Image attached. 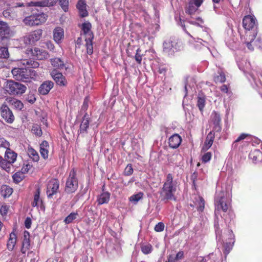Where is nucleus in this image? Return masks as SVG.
Here are the masks:
<instances>
[{
    "instance_id": "58836bf2",
    "label": "nucleus",
    "mask_w": 262,
    "mask_h": 262,
    "mask_svg": "<svg viewBox=\"0 0 262 262\" xmlns=\"http://www.w3.org/2000/svg\"><path fill=\"white\" fill-rule=\"evenodd\" d=\"M218 74L214 76V81L215 83H223L226 80V77L224 73L221 71V70H219L218 71Z\"/></svg>"
},
{
    "instance_id": "b1692460",
    "label": "nucleus",
    "mask_w": 262,
    "mask_h": 262,
    "mask_svg": "<svg viewBox=\"0 0 262 262\" xmlns=\"http://www.w3.org/2000/svg\"><path fill=\"white\" fill-rule=\"evenodd\" d=\"M63 29L60 27H56L53 30V39L54 41L57 43L59 44L63 39Z\"/></svg>"
},
{
    "instance_id": "dca6fc26",
    "label": "nucleus",
    "mask_w": 262,
    "mask_h": 262,
    "mask_svg": "<svg viewBox=\"0 0 262 262\" xmlns=\"http://www.w3.org/2000/svg\"><path fill=\"white\" fill-rule=\"evenodd\" d=\"M42 33V30L39 29L28 34L24 37L25 43L29 45L34 43L40 38Z\"/></svg>"
},
{
    "instance_id": "393cba45",
    "label": "nucleus",
    "mask_w": 262,
    "mask_h": 262,
    "mask_svg": "<svg viewBox=\"0 0 262 262\" xmlns=\"http://www.w3.org/2000/svg\"><path fill=\"white\" fill-rule=\"evenodd\" d=\"M53 85L54 83L52 81H46L41 84L39 88V92L41 94L46 95L48 94Z\"/></svg>"
},
{
    "instance_id": "3c124183",
    "label": "nucleus",
    "mask_w": 262,
    "mask_h": 262,
    "mask_svg": "<svg viewBox=\"0 0 262 262\" xmlns=\"http://www.w3.org/2000/svg\"><path fill=\"white\" fill-rule=\"evenodd\" d=\"M0 148H4L6 150L10 149L9 142L3 137H0Z\"/></svg>"
},
{
    "instance_id": "4468645a",
    "label": "nucleus",
    "mask_w": 262,
    "mask_h": 262,
    "mask_svg": "<svg viewBox=\"0 0 262 262\" xmlns=\"http://www.w3.org/2000/svg\"><path fill=\"white\" fill-rule=\"evenodd\" d=\"M221 118L220 114L215 112H213L210 116V122L213 125V132L219 133L221 131Z\"/></svg>"
},
{
    "instance_id": "a18cd8bd",
    "label": "nucleus",
    "mask_w": 262,
    "mask_h": 262,
    "mask_svg": "<svg viewBox=\"0 0 262 262\" xmlns=\"http://www.w3.org/2000/svg\"><path fill=\"white\" fill-rule=\"evenodd\" d=\"M10 54L7 47L0 48V58L3 59H8L9 57Z\"/></svg>"
},
{
    "instance_id": "2eb2a0df",
    "label": "nucleus",
    "mask_w": 262,
    "mask_h": 262,
    "mask_svg": "<svg viewBox=\"0 0 262 262\" xmlns=\"http://www.w3.org/2000/svg\"><path fill=\"white\" fill-rule=\"evenodd\" d=\"M1 113L2 118L7 123H12L14 121V116L12 111L6 104H3L2 105L1 107Z\"/></svg>"
},
{
    "instance_id": "ea45409f",
    "label": "nucleus",
    "mask_w": 262,
    "mask_h": 262,
    "mask_svg": "<svg viewBox=\"0 0 262 262\" xmlns=\"http://www.w3.org/2000/svg\"><path fill=\"white\" fill-rule=\"evenodd\" d=\"M144 193L142 192H139L137 194L132 195L129 198V201L136 204L140 200H142L143 198Z\"/></svg>"
},
{
    "instance_id": "6e6d98bb",
    "label": "nucleus",
    "mask_w": 262,
    "mask_h": 262,
    "mask_svg": "<svg viewBox=\"0 0 262 262\" xmlns=\"http://www.w3.org/2000/svg\"><path fill=\"white\" fill-rule=\"evenodd\" d=\"M165 225L163 223L159 222L155 226L154 229L156 232H162L164 230Z\"/></svg>"
},
{
    "instance_id": "5fc2aeb1",
    "label": "nucleus",
    "mask_w": 262,
    "mask_h": 262,
    "mask_svg": "<svg viewBox=\"0 0 262 262\" xmlns=\"http://www.w3.org/2000/svg\"><path fill=\"white\" fill-rule=\"evenodd\" d=\"M133 168L132 167V165L130 164H128L124 169V174L125 176H128L131 175L133 173Z\"/></svg>"
},
{
    "instance_id": "f8f14e48",
    "label": "nucleus",
    "mask_w": 262,
    "mask_h": 262,
    "mask_svg": "<svg viewBox=\"0 0 262 262\" xmlns=\"http://www.w3.org/2000/svg\"><path fill=\"white\" fill-rule=\"evenodd\" d=\"M59 182L57 179H51L48 183L47 188V194L49 198L56 194L59 190Z\"/></svg>"
},
{
    "instance_id": "2f4dec72",
    "label": "nucleus",
    "mask_w": 262,
    "mask_h": 262,
    "mask_svg": "<svg viewBox=\"0 0 262 262\" xmlns=\"http://www.w3.org/2000/svg\"><path fill=\"white\" fill-rule=\"evenodd\" d=\"M110 199V193L108 192H103L97 196V201L98 205L107 203Z\"/></svg>"
},
{
    "instance_id": "5701e85b",
    "label": "nucleus",
    "mask_w": 262,
    "mask_h": 262,
    "mask_svg": "<svg viewBox=\"0 0 262 262\" xmlns=\"http://www.w3.org/2000/svg\"><path fill=\"white\" fill-rule=\"evenodd\" d=\"M182 142L181 136L178 134H174L169 138V145L172 148H178Z\"/></svg>"
},
{
    "instance_id": "4be33fe9",
    "label": "nucleus",
    "mask_w": 262,
    "mask_h": 262,
    "mask_svg": "<svg viewBox=\"0 0 262 262\" xmlns=\"http://www.w3.org/2000/svg\"><path fill=\"white\" fill-rule=\"evenodd\" d=\"M228 232L229 233V242H226L224 245L223 252H224V254L225 255V256H226L229 254V253L230 252V251H231V250L232 248L233 245L231 244V243H233L234 242V239H233L234 236H233L232 231L231 230H228Z\"/></svg>"
},
{
    "instance_id": "c03bdc74",
    "label": "nucleus",
    "mask_w": 262,
    "mask_h": 262,
    "mask_svg": "<svg viewBox=\"0 0 262 262\" xmlns=\"http://www.w3.org/2000/svg\"><path fill=\"white\" fill-rule=\"evenodd\" d=\"M195 204L197 205L198 211H202L204 210L205 201L202 197L199 196L196 199Z\"/></svg>"
},
{
    "instance_id": "f3484780",
    "label": "nucleus",
    "mask_w": 262,
    "mask_h": 262,
    "mask_svg": "<svg viewBox=\"0 0 262 262\" xmlns=\"http://www.w3.org/2000/svg\"><path fill=\"white\" fill-rule=\"evenodd\" d=\"M51 76L57 83L60 86L66 85L67 82L65 77L57 70L54 69L51 72Z\"/></svg>"
},
{
    "instance_id": "412c9836",
    "label": "nucleus",
    "mask_w": 262,
    "mask_h": 262,
    "mask_svg": "<svg viewBox=\"0 0 262 262\" xmlns=\"http://www.w3.org/2000/svg\"><path fill=\"white\" fill-rule=\"evenodd\" d=\"M90 125V118L86 113L82 118V121L80 125L79 133L80 134H85L88 133V129Z\"/></svg>"
},
{
    "instance_id": "0eeeda50",
    "label": "nucleus",
    "mask_w": 262,
    "mask_h": 262,
    "mask_svg": "<svg viewBox=\"0 0 262 262\" xmlns=\"http://www.w3.org/2000/svg\"><path fill=\"white\" fill-rule=\"evenodd\" d=\"M5 90L10 95H20L24 94L27 89L26 86L13 80H8L5 85Z\"/></svg>"
},
{
    "instance_id": "c9c22d12",
    "label": "nucleus",
    "mask_w": 262,
    "mask_h": 262,
    "mask_svg": "<svg viewBox=\"0 0 262 262\" xmlns=\"http://www.w3.org/2000/svg\"><path fill=\"white\" fill-rule=\"evenodd\" d=\"M51 64L52 65L57 69H63V68H65L66 69H67V67H66L65 64H64V62L62 61L60 58H55L53 59H52L51 60Z\"/></svg>"
},
{
    "instance_id": "72a5a7b5",
    "label": "nucleus",
    "mask_w": 262,
    "mask_h": 262,
    "mask_svg": "<svg viewBox=\"0 0 262 262\" xmlns=\"http://www.w3.org/2000/svg\"><path fill=\"white\" fill-rule=\"evenodd\" d=\"M16 235L14 232L10 234V237L7 243V248L9 250H12L16 243Z\"/></svg>"
},
{
    "instance_id": "864d4df0",
    "label": "nucleus",
    "mask_w": 262,
    "mask_h": 262,
    "mask_svg": "<svg viewBox=\"0 0 262 262\" xmlns=\"http://www.w3.org/2000/svg\"><path fill=\"white\" fill-rule=\"evenodd\" d=\"M212 157V154L210 152H207L205 153L202 158V162L204 163H207L209 162Z\"/></svg>"
},
{
    "instance_id": "338daca9",
    "label": "nucleus",
    "mask_w": 262,
    "mask_h": 262,
    "mask_svg": "<svg viewBox=\"0 0 262 262\" xmlns=\"http://www.w3.org/2000/svg\"><path fill=\"white\" fill-rule=\"evenodd\" d=\"M248 136V134H241L237 139L236 140H235V142H239L244 139L246 138V137Z\"/></svg>"
},
{
    "instance_id": "f257e3e1",
    "label": "nucleus",
    "mask_w": 262,
    "mask_h": 262,
    "mask_svg": "<svg viewBox=\"0 0 262 262\" xmlns=\"http://www.w3.org/2000/svg\"><path fill=\"white\" fill-rule=\"evenodd\" d=\"M256 21V18L251 15L245 16L243 19V26L246 30L245 41L248 49L250 51L253 50L251 43L255 39L257 33Z\"/></svg>"
},
{
    "instance_id": "9d476101",
    "label": "nucleus",
    "mask_w": 262,
    "mask_h": 262,
    "mask_svg": "<svg viewBox=\"0 0 262 262\" xmlns=\"http://www.w3.org/2000/svg\"><path fill=\"white\" fill-rule=\"evenodd\" d=\"M27 52L37 60H44L49 57V54L46 51L39 48L28 49Z\"/></svg>"
},
{
    "instance_id": "39448f33",
    "label": "nucleus",
    "mask_w": 262,
    "mask_h": 262,
    "mask_svg": "<svg viewBox=\"0 0 262 262\" xmlns=\"http://www.w3.org/2000/svg\"><path fill=\"white\" fill-rule=\"evenodd\" d=\"M226 192L223 190L216 191L215 200V214L217 211L222 210L224 212L228 211L230 207L229 199L226 196Z\"/></svg>"
},
{
    "instance_id": "f03ea898",
    "label": "nucleus",
    "mask_w": 262,
    "mask_h": 262,
    "mask_svg": "<svg viewBox=\"0 0 262 262\" xmlns=\"http://www.w3.org/2000/svg\"><path fill=\"white\" fill-rule=\"evenodd\" d=\"M177 187V183L173 181L172 176L171 173H168L166 178L162 191L161 195L163 197V200H176L174 193L176 192Z\"/></svg>"
},
{
    "instance_id": "4c0bfd02",
    "label": "nucleus",
    "mask_w": 262,
    "mask_h": 262,
    "mask_svg": "<svg viewBox=\"0 0 262 262\" xmlns=\"http://www.w3.org/2000/svg\"><path fill=\"white\" fill-rule=\"evenodd\" d=\"M57 0H45L35 3V5L40 7H50L55 5Z\"/></svg>"
},
{
    "instance_id": "603ef678",
    "label": "nucleus",
    "mask_w": 262,
    "mask_h": 262,
    "mask_svg": "<svg viewBox=\"0 0 262 262\" xmlns=\"http://www.w3.org/2000/svg\"><path fill=\"white\" fill-rule=\"evenodd\" d=\"M59 3L62 9L67 12L69 10V0H59Z\"/></svg>"
},
{
    "instance_id": "a211bd4d",
    "label": "nucleus",
    "mask_w": 262,
    "mask_h": 262,
    "mask_svg": "<svg viewBox=\"0 0 262 262\" xmlns=\"http://www.w3.org/2000/svg\"><path fill=\"white\" fill-rule=\"evenodd\" d=\"M203 2V0H190L188 3L186 12L189 15L194 14Z\"/></svg>"
},
{
    "instance_id": "4d7b16f0",
    "label": "nucleus",
    "mask_w": 262,
    "mask_h": 262,
    "mask_svg": "<svg viewBox=\"0 0 262 262\" xmlns=\"http://www.w3.org/2000/svg\"><path fill=\"white\" fill-rule=\"evenodd\" d=\"M251 44L252 47H253V46H255L257 48L262 49V39L260 38H257L255 41L254 40ZM253 48H254V47Z\"/></svg>"
},
{
    "instance_id": "a878e982",
    "label": "nucleus",
    "mask_w": 262,
    "mask_h": 262,
    "mask_svg": "<svg viewBox=\"0 0 262 262\" xmlns=\"http://www.w3.org/2000/svg\"><path fill=\"white\" fill-rule=\"evenodd\" d=\"M92 26L91 23L89 22L84 23L82 25V30L85 36V38H94V35L93 32L91 31Z\"/></svg>"
},
{
    "instance_id": "c756f323",
    "label": "nucleus",
    "mask_w": 262,
    "mask_h": 262,
    "mask_svg": "<svg viewBox=\"0 0 262 262\" xmlns=\"http://www.w3.org/2000/svg\"><path fill=\"white\" fill-rule=\"evenodd\" d=\"M206 104V96L199 92L197 96V106L201 112H203Z\"/></svg>"
},
{
    "instance_id": "7ed1b4c3",
    "label": "nucleus",
    "mask_w": 262,
    "mask_h": 262,
    "mask_svg": "<svg viewBox=\"0 0 262 262\" xmlns=\"http://www.w3.org/2000/svg\"><path fill=\"white\" fill-rule=\"evenodd\" d=\"M19 61H18V65L21 67V64L19 63ZM11 72L13 77L16 80L23 81H27L30 79H35L37 75L34 70L27 68H14Z\"/></svg>"
},
{
    "instance_id": "9b49d317",
    "label": "nucleus",
    "mask_w": 262,
    "mask_h": 262,
    "mask_svg": "<svg viewBox=\"0 0 262 262\" xmlns=\"http://www.w3.org/2000/svg\"><path fill=\"white\" fill-rule=\"evenodd\" d=\"M163 51L168 55H172L178 50V43L174 39L166 40L163 44Z\"/></svg>"
},
{
    "instance_id": "423d86ee",
    "label": "nucleus",
    "mask_w": 262,
    "mask_h": 262,
    "mask_svg": "<svg viewBox=\"0 0 262 262\" xmlns=\"http://www.w3.org/2000/svg\"><path fill=\"white\" fill-rule=\"evenodd\" d=\"M17 154L12 149L6 150L4 158L2 157V169L9 172L12 169V166L16 161Z\"/></svg>"
},
{
    "instance_id": "052dcab7",
    "label": "nucleus",
    "mask_w": 262,
    "mask_h": 262,
    "mask_svg": "<svg viewBox=\"0 0 262 262\" xmlns=\"http://www.w3.org/2000/svg\"><path fill=\"white\" fill-rule=\"evenodd\" d=\"M45 46L44 47L47 48L50 51H53L55 48L53 43L50 40L45 42Z\"/></svg>"
},
{
    "instance_id": "1a4fd4ad",
    "label": "nucleus",
    "mask_w": 262,
    "mask_h": 262,
    "mask_svg": "<svg viewBox=\"0 0 262 262\" xmlns=\"http://www.w3.org/2000/svg\"><path fill=\"white\" fill-rule=\"evenodd\" d=\"M78 188V181L76 177V172L73 169L69 174V176L67 179L65 190L68 193L74 192Z\"/></svg>"
},
{
    "instance_id": "6e6552de",
    "label": "nucleus",
    "mask_w": 262,
    "mask_h": 262,
    "mask_svg": "<svg viewBox=\"0 0 262 262\" xmlns=\"http://www.w3.org/2000/svg\"><path fill=\"white\" fill-rule=\"evenodd\" d=\"M47 19V15L43 13L33 14L26 17L23 21L28 26H38L44 23Z\"/></svg>"
},
{
    "instance_id": "7c9ffc66",
    "label": "nucleus",
    "mask_w": 262,
    "mask_h": 262,
    "mask_svg": "<svg viewBox=\"0 0 262 262\" xmlns=\"http://www.w3.org/2000/svg\"><path fill=\"white\" fill-rule=\"evenodd\" d=\"M19 63H20L22 66L25 67L27 66V69L36 68L39 66V64L37 61L32 60L31 59H21L19 61Z\"/></svg>"
},
{
    "instance_id": "ddd939ff",
    "label": "nucleus",
    "mask_w": 262,
    "mask_h": 262,
    "mask_svg": "<svg viewBox=\"0 0 262 262\" xmlns=\"http://www.w3.org/2000/svg\"><path fill=\"white\" fill-rule=\"evenodd\" d=\"M210 29L206 27H204L203 28H202V31H199V36L201 38L197 37V40H195L197 42H200V43H202V41L207 43V45L209 43H211L212 42V39L209 34Z\"/></svg>"
},
{
    "instance_id": "bf43d9fd",
    "label": "nucleus",
    "mask_w": 262,
    "mask_h": 262,
    "mask_svg": "<svg viewBox=\"0 0 262 262\" xmlns=\"http://www.w3.org/2000/svg\"><path fill=\"white\" fill-rule=\"evenodd\" d=\"M141 50L139 48H138L136 50V53L135 56V59L137 61V62L140 64L142 59V56L139 54V52H140Z\"/></svg>"
},
{
    "instance_id": "de8ad7c7",
    "label": "nucleus",
    "mask_w": 262,
    "mask_h": 262,
    "mask_svg": "<svg viewBox=\"0 0 262 262\" xmlns=\"http://www.w3.org/2000/svg\"><path fill=\"white\" fill-rule=\"evenodd\" d=\"M32 132L33 134L38 137L41 136L42 134V132L40 126L37 124H34L33 125L32 128Z\"/></svg>"
},
{
    "instance_id": "37998d69",
    "label": "nucleus",
    "mask_w": 262,
    "mask_h": 262,
    "mask_svg": "<svg viewBox=\"0 0 262 262\" xmlns=\"http://www.w3.org/2000/svg\"><path fill=\"white\" fill-rule=\"evenodd\" d=\"M93 38H90L89 39H88V38H85L87 53L89 55H91L93 53Z\"/></svg>"
},
{
    "instance_id": "09e8293b",
    "label": "nucleus",
    "mask_w": 262,
    "mask_h": 262,
    "mask_svg": "<svg viewBox=\"0 0 262 262\" xmlns=\"http://www.w3.org/2000/svg\"><path fill=\"white\" fill-rule=\"evenodd\" d=\"M141 250L144 254H148L151 252L152 247L149 244H143L141 247Z\"/></svg>"
},
{
    "instance_id": "cd10ccee",
    "label": "nucleus",
    "mask_w": 262,
    "mask_h": 262,
    "mask_svg": "<svg viewBox=\"0 0 262 262\" xmlns=\"http://www.w3.org/2000/svg\"><path fill=\"white\" fill-rule=\"evenodd\" d=\"M249 158L254 163L262 161V151L259 149L251 151L249 155Z\"/></svg>"
},
{
    "instance_id": "bb28decb",
    "label": "nucleus",
    "mask_w": 262,
    "mask_h": 262,
    "mask_svg": "<svg viewBox=\"0 0 262 262\" xmlns=\"http://www.w3.org/2000/svg\"><path fill=\"white\" fill-rule=\"evenodd\" d=\"M214 133L213 131L210 132L207 135L204 145L202 147L203 150H208L212 145L214 138Z\"/></svg>"
},
{
    "instance_id": "69168bd1",
    "label": "nucleus",
    "mask_w": 262,
    "mask_h": 262,
    "mask_svg": "<svg viewBox=\"0 0 262 262\" xmlns=\"http://www.w3.org/2000/svg\"><path fill=\"white\" fill-rule=\"evenodd\" d=\"M183 256V252L179 251L176 255H174V257L177 260L181 259Z\"/></svg>"
},
{
    "instance_id": "0e129e2a",
    "label": "nucleus",
    "mask_w": 262,
    "mask_h": 262,
    "mask_svg": "<svg viewBox=\"0 0 262 262\" xmlns=\"http://www.w3.org/2000/svg\"><path fill=\"white\" fill-rule=\"evenodd\" d=\"M220 90L222 92H224V93H225L227 94L230 93L228 91V88L227 85L224 84V85H223L222 86H221L220 88Z\"/></svg>"
},
{
    "instance_id": "774afa93",
    "label": "nucleus",
    "mask_w": 262,
    "mask_h": 262,
    "mask_svg": "<svg viewBox=\"0 0 262 262\" xmlns=\"http://www.w3.org/2000/svg\"><path fill=\"white\" fill-rule=\"evenodd\" d=\"M166 262H178V260L174 258V255H170Z\"/></svg>"
},
{
    "instance_id": "e2e57ef3",
    "label": "nucleus",
    "mask_w": 262,
    "mask_h": 262,
    "mask_svg": "<svg viewBox=\"0 0 262 262\" xmlns=\"http://www.w3.org/2000/svg\"><path fill=\"white\" fill-rule=\"evenodd\" d=\"M31 223L32 222L31 219L29 217H27L25 221V225L26 228L27 229H29L31 227Z\"/></svg>"
},
{
    "instance_id": "a19ab883",
    "label": "nucleus",
    "mask_w": 262,
    "mask_h": 262,
    "mask_svg": "<svg viewBox=\"0 0 262 262\" xmlns=\"http://www.w3.org/2000/svg\"><path fill=\"white\" fill-rule=\"evenodd\" d=\"M78 216V213L77 212H71L64 219L63 222L65 223V224H69L72 223L73 221L76 220Z\"/></svg>"
},
{
    "instance_id": "e433bc0d",
    "label": "nucleus",
    "mask_w": 262,
    "mask_h": 262,
    "mask_svg": "<svg viewBox=\"0 0 262 262\" xmlns=\"http://www.w3.org/2000/svg\"><path fill=\"white\" fill-rule=\"evenodd\" d=\"M27 153L29 157L31 158L33 161L37 162L39 160V157L38 152L33 148L29 147L27 150Z\"/></svg>"
},
{
    "instance_id": "aec40b11",
    "label": "nucleus",
    "mask_w": 262,
    "mask_h": 262,
    "mask_svg": "<svg viewBox=\"0 0 262 262\" xmlns=\"http://www.w3.org/2000/svg\"><path fill=\"white\" fill-rule=\"evenodd\" d=\"M76 8L78 9L80 17H85L88 15L86 10V4L85 0H79L76 4Z\"/></svg>"
},
{
    "instance_id": "79ce46f5",
    "label": "nucleus",
    "mask_w": 262,
    "mask_h": 262,
    "mask_svg": "<svg viewBox=\"0 0 262 262\" xmlns=\"http://www.w3.org/2000/svg\"><path fill=\"white\" fill-rule=\"evenodd\" d=\"M30 234L28 231H25L24 233V239L22 243V246L27 248V249H29L30 246Z\"/></svg>"
},
{
    "instance_id": "20e7f679",
    "label": "nucleus",
    "mask_w": 262,
    "mask_h": 262,
    "mask_svg": "<svg viewBox=\"0 0 262 262\" xmlns=\"http://www.w3.org/2000/svg\"><path fill=\"white\" fill-rule=\"evenodd\" d=\"M239 68L241 70H243L244 73H247L249 75L251 78L252 79L256 89L258 91V93L262 95V81L260 80H257L256 76L258 77V71L255 70L251 69V66L249 62L243 61L238 64ZM262 77V75L261 74Z\"/></svg>"
},
{
    "instance_id": "13d9d810",
    "label": "nucleus",
    "mask_w": 262,
    "mask_h": 262,
    "mask_svg": "<svg viewBox=\"0 0 262 262\" xmlns=\"http://www.w3.org/2000/svg\"><path fill=\"white\" fill-rule=\"evenodd\" d=\"M32 167V165L30 164L28 162L24 163V165L21 168L23 173L28 172L29 171V170L31 169Z\"/></svg>"
},
{
    "instance_id": "f704fd0d",
    "label": "nucleus",
    "mask_w": 262,
    "mask_h": 262,
    "mask_svg": "<svg viewBox=\"0 0 262 262\" xmlns=\"http://www.w3.org/2000/svg\"><path fill=\"white\" fill-rule=\"evenodd\" d=\"M10 105L13 106L14 108L21 110L23 107V103L20 101L15 98H10L6 99Z\"/></svg>"
},
{
    "instance_id": "8fccbe9b",
    "label": "nucleus",
    "mask_w": 262,
    "mask_h": 262,
    "mask_svg": "<svg viewBox=\"0 0 262 262\" xmlns=\"http://www.w3.org/2000/svg\"><path fill=\"white\" fill-rule=\"evenodd\" d=\"M24 178V173L22 172H16L13 176V179L14 182L18 183L21 182Z\"/></svg>"
},
{
    "instance_id": "49530a36",
    "label": "nucleus",
    "mask_w": 262,
    "mask_h": 262,
    "mask_svg": "<svg viewBox=\"0 0 262 262\" xmlns=\"http://www.w3.org/2000/svg\"><path fill=\"white\" fill-rule=\"evenodd\" d=\"M40 202H41L40 199V191L39 189H38L34 195L33 201L32 202L31 205L32 207H36L38 206Z\"/></svg>"
},
{
    "instance_id": "6ab92c4d",
    "label": "nucleus",
    "mask_w": 262,
    "mask_h": 262,
    "mask_svg": "<svg viewBox=\"0 0 262 262\" xmlns=\"http://www.w3.org/2000/svg\"><path fill=\"white\" fill-rule=\"evenodd\" d=\"M12 35L13 32L8 24L4 21H0V36L2 38H8Z\"/></svg>"
},
{
    "instance_id": "680f3d73",
    "label": "nucleus",
    "mask_w": 262,
    "mask_h": 262,
    "mask_svg": "<svg viewBox=\"0 0 262 262\" xmlns=\"http://www.w3.org/2000/svg\"><path fill=\"white\" fill-rule=\"evenodd\" d=\"M8 211V207L6 205L2 206L0 208V213L3 216L6 215Z\"/></svg>"
},
{
    "instance_id": "c85d7f7f",
    "label": "nucleus",
    "mask_w": 262,
    "mask_h": 262,
    "mask_svg": "<svg viewBox=\"0 0 262 262\" xmlns=\"http://www.w3.org/2000/svg\"><path fill=\"white\" fill-rule=\"evenodd\" d=\"M49 144L46 141H43L40 144V153L44 159L48 158Z\"/></svg>"
},
{
    "instance_id": "473e14b6",
    "label": "nucleus",
    "mask_w": 262,
    "mask_h": 262,
    "mask_svg": "<svg viewBox=\"0 0 262 262\" xmlns=\"http://www.w3.org/2000/svg\"><path fill=\"white\" fill-rule=\"evenodd\" d=\"M13 192V189L7 185L2 186L0 190L1 195L4 198L9 197Z\"/></svg>"
}]
</instances>
